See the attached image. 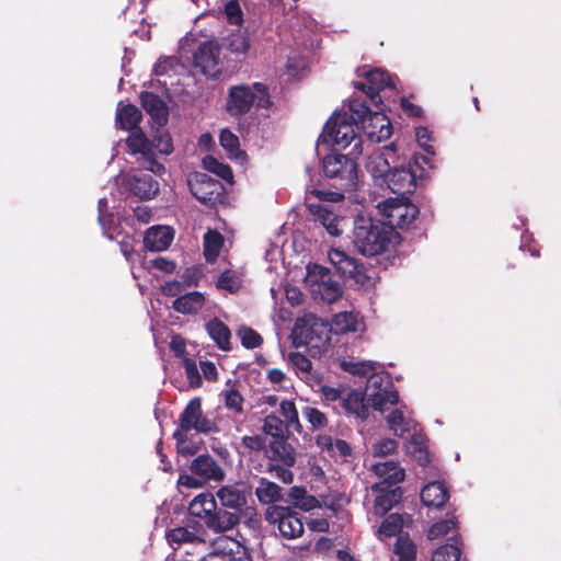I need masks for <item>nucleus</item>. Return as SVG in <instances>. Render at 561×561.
<instances>
[{"label": "nucleus", "instance_id": "338daca9", "mask_svg": "<svg viewBox=\"0 0 561 561\" xmlns=\"http://www.w3.org/2000/svg\"><path fill=\"white\" fill-rule=\"evenodd\" d=\"M308 527L318 533H324L329 529V522L327 518L321 517L317 514H312L307 522Z\"/></svg>", "mask_w": 561, "mask_h": 561}, {"label": "nucleus", "instance_id": "6e6d98bb", "mask_svg": "<svg viewBox=\"0 0 561 561\" xmlns=\"http://www.w3.org/2000/svg\"><path fill=\"white\" fill-rule=\"evenodd\" d=\"M240 277L236 273L227 271L219 276L217 286L232 293L240 287Z\"/></svg>", "mask_w": 561, "mask_h": 561}, {"label": "nucleus", "instance_id": "423d86ee", "mask_svg": "<svg viewBox=\"0 0 561 561\" xmlns=\"http://www.w3.org/2000/svg\"><path fill=\"white\" fill-rule=\"evenodd\" d=\"M388 424L397 435L403 436L407 433H412L407 445L408 453L422 466L430 462V454L423 434L416 428L414 421L405 416L401 408H397L388 415Z\"/></svg>", "mask_w": 561, "mask_h": 561}, {"label": "nucleus", "instance_id": "412c9836", "mask_svg": "<svg viewBox=\"0 0 561 561\" xmlns=\"http://www.w3.org/2000/svg\"><path fill=\"white\" fill-rule=\"evenodd\" d=\"M415 174L404 167H394L387 178V185L393 193L399 196H404L407 193H412L415 187Z\"/></svg>", "mask_w": 561, "mask_h": 561}, {"label": "nucleus", "instance_id": "8fccbe9b", "mask_svg": "<svg viewBox=\"0 0 561 561\" xmlns=\"http://www.w3.org/2000/svg\"><path fill=\"white\" fill-rule=\"evenodd\" d=\"M262 430L266 435L279 439L284 433V422L275 415H267L264 419Z\"/></svg>", "mask_w": 561, "mask_h": 561}, {"label": "nucleus", "instance_id": "72a5a7b5", "mask_svg": "<svg viewBox=\"0 0 561 561\" xmlns=\"http://www.w3.org/2000/svg\"><path fill=\"white\" fill-rule=\"evenodd\" d=\"M317 445L322 451L333 457L345 458L351 454V447L345 440L334 439L327 434L317 437Z\"/></svg>", "mask_w": 561, "mask_h": 561}, {"label": "nucleus", "instance_id": "4468645a", "mask_svg": "<svg viewBox=\"0 0 561 561\" xmlns=\"http://www.w3.org/2000/svg\"><path fill=\"white\" fill-rule=\"evenodd\" d=\"M181 431H196L198 433H210L216 430V424L208 419L202 410V400L193 398L180 415Z\"/></svg>", "mask_w": 561, "mask_h": 561}, {"label": "nucleus", "instance_id": "5fc2aeb1", "mask_svg": "<svg viewBox=\"0 0 561 561\" xmlns=\"http://www.w3.org/2000/svg\"><path fill=\"white\" fill-rule=\"evenodd\" d=\"M302 413L314 430L323 428L328 423L325 414L319 409L306 407Z\"/></svg>", "mask_w": 561, "mask_h": 561}, {"label": "nucleus", "instance_id": "c03bdc74", "mask_svg": "<svg viewBox=\"0 0 561 561\" xmlns=\"http://www.w3.org/2000/svg\"><path fill=\"white\" fill-rule=\"evenodd\" d=\"M461 548L458 540L438 547L432 554L431 561H461Z\"/></svg>", "mask_w": 561, "mask_h": 561}, {"label": "nucleus", "instance_id": "e2e57ef3", "mask_svg": "<svg viewBox=\"0 0 561 561\" xmlns=\"http://www.w3.org/2000/svg\"><path fill=\"white\" fill-rule=\"evenodd\" d=\"M310 193L318 197L321 204L337 203L343 199V194L339 192L312 190Z\"/></svg>", "mask_w": 561, "mask_h": 561}, {"label": "nucleus", "instance_id": "58836bf2", "mask_svg": "<svg viewBox=\"0 0 561 561\" xmlns=\"http://www.w3.org/2000/svg\"><path fill=\"white\" fill-rule=\"evenodd\" d=\"M224 245L222 236L214 230H209L204 236V254L207 262H214Z\"/></svg>", "mask_w": 561, "mask_h": 561}, {"label": "nucleus", "instance_id": "f3484780", "mask_svg": "<svg viewBox=\"0 0 561 561\" xmlns=\"http://www.w3.org/2000/svg\"><path fill=\"white\" fill-rule=\"evenodd\" d=\"M394 156V151L390 147H383L373 152L367 160L366 169L370 173L375 183L383 186L390 172V159Z\"/></svg>", "mask_w": 561, "mask_h": 561}, {"label": "nucleus", "instance_id": "e433bc0d", "mask_svg": "<svg viewBox=\"0 0 561 561\" xmlns=\"http://www.w3.org/2000/svg\"><path fill=\"white\" fill-rule=\"evenodd\" d=\"M405 524V518L399 514H390L379 526L377 536L380 540H386L401 533Z\"/></svg>", "mask_w": 561, "mask_h": 561}, {"label": "nucleus", "instance_id": "9b49d317", "mask_svg": "<svg viewBox=\"0 0 561 561\" xmlns=\"http://www.w3.org/2000/svg\"><path fill=\"white\" fill-rule=\"evenodd\" d=\"M305 283L316 300L332 304L342 296L341 285L332 278L329 270L323 266L309 265Z\"/></svg>", "mask_w": 561, "mask_h": 561}, {"label": "nucleus", "instance_id": "aec40b11", "mask_svg": "<svg viewBox=\"0 0 561 561\" xmlns=\"http://www.w3.org/2000/svg\"><path fill=\"white\" fill-rule=\"evenodd\" d=\"M362 76L366 78V82H359L356 87L370 98L386 88L396 87L393 78L381 69L364 70Z\"/></svg>", "mask_w": 561, "mask_h": 561}, {"label": "nucleus", "instance_id": "4c0bfd02", "mask_svg": "<svg viewBox=\"0 0 561 561\" xmlns=\"http://www.w3.org/2000/svg\"><path fill=\"white\" fill-rule=\"evenodd\" d=\"M255 494L261 503L272 504L280 500V488L274 482L261 479Z\"/></svg>", "mask_w": 561, "mask_h": 561}, {"label": "nucleus", "instance_id": "dca6fc26", "mask_svg": "<svg viewBox=\"0 0 561 561\" xmlns=\"http://www.w3.org/2000/svg\"><path fill=\"white\" fill-rule=\"evenodd\" d=\"M220 48L216 42L203 43L194 54V65L206 77L216 78L220 73Z\"/></svg>", "mask_w": 561, "mask_h": 561}, {"label": "nucleus", "instance_id": "603ef678", "mask_svg": "<svg viewBox=\"0 0 561 561\" xmlns=\"http://www.w3.org/2000/svg\"><path fill=\"white\" fill-rule=\"evenodd\" d=\"M291 495L296 505L304 511L313 510L319 505V501L314 496L307 495L306 492L301 489L294 488L291 490Z\"/></svg>", "mask_w": 561, "mask_h": 561}, {"label": "nucleus", "instance_id": "3c124183", "mask_svg": "<svg viewBox=\"0 0 561 561\" xmlns=\"http://www.w3.org/2000/svg\"><path fill=\"white\" fill-rule=\"evenodd\" d=\"M237 335L240 337L242 345L247 348H255L262 343L261 335L248 327L240 328Z\"/></svg>", "mask_w": 561, "mask_h": 561}, {"label": "nucleus", "instance_id": "b1692460", "mask_svg": "<svg viewBox=\"0 0 561 561\" xmlns=\"http://www.w3.org/2000/svg\"><path fill=\"white\" fill-rule=\"evenodd\" d=\"M373 472L380 479L381 486L396 488L404 479L405 472L394 461L376 462L371 466Z\"/></svg>", "mask_w": 561, "mask_h": 561}, {"label": "nucleus", "instance_id": "49530a36", "mask_svg": "<svg viewBox=\"0 0 561 561\" xmlns=\"http://www.w3.org/2000/svg\"><path fill=\"white\" fill-rule=\"evenodd\" d=\"M219 141L230 158H238L242 154L239 148V138L229 129L221 130Z\"/></svg>", "mask_w": 561, "mask_h": 561}, {"label": "nucleus", "instance_id": "0eeeda50", "mask_svg": "<svg viewBox=\"0 0 561 561\" xmlns=\"http://www.w3.org/2000/svg\"><path fill=\"white\" fill-rule=\"evenodd\" d=\"M350 111L353 112V118L356 125L362 129L371 141L380 142L388 139L392 134L390 119L380 112H371L368 106L360 101H352Z\"/></svg>", "mask_w": 561, "mask_h": 561}, {"label": "nucleus", "instance_id": "4d7b16f0", "mask_svg": "<svg viewBox=\"0 0 561 561\" xmlns=\"http://www.w3.org/2000/svg\"><path fill=\"white\" fill-rule=\"evenodd\" d=\"M184 369L186 374V378L193 388H197L202 383V378L198 373L196 363L191 358H184Z\"/></svg>", "mask_w": 561, "mask_h": 561}, {"label": "nucleus", "instance_id": "c9c22d12", "mask_svg": "<svg viewBox=\"0 0 561 561\" xmlns=\"http://www.w3.org/2000/svg\"><path fill=\"white\" fill-rule=\"evenodd\" d=\"M206 330L218 347L221 350H229L230 331L224 322L218 319H213L207 322Z\"/></svg>", "mask_w": 561, "mask_h": 561}, {"label": "nucleus", "instance_id": "de8ad7c7", "mask_svg": "<svg viewBox=\"0 0 561 561\" xmlns=\"http://www.w3.org/2000/svg\"><path fill=\"white\" fill-rule=\"evenodd\" d=\"M203 164L208 171L215 173L219 178H221L226 181L232 180L231 169L227 164H224V163L219 162L218 160H216L214 157H210V156L205 157L203 160Z\"/></svg>", "mask_w": 561, "mask_h": 561}, {"label": "nucleus", "instance_id": "2eb2a0df", "mask_svg": "<svg viewBox=\"0 0 561 561\" xmlns=\"http://www.w3.org/2000/svg\"><path fill=\"white\" fill-rule=\"evenodd\" d=\"M312 220L322 226L330 236L342 233L343 217L331 204L311 203L308 206Z\"/></svg>", "mask_w": 561, "mask_h": 561}, {"label": "nucleus", "instance_id": "0e129e2a", "mask_svg": "<svg viewBox=\"0 0 561 561\" xmlns=\"http://www.w3.org/2000/svg\"><path fill=\"white\" fill-rule=\"evenodd\" d=\"M416 140L419 145L428 153H434L433 147L431 146L430 141L432 139L431 133L426 127H419L416 129Z\"/></svg>", "mask_w": 561, "mask_h": 561}, {"label": "nucleus", "instance_id": "6ab92c4d", "mask_svg": "<svg viewBox=\"0 0 561 561\" xmlns=\"http://www.w3.org/2000/svg\"><path fill=\"white\" fill-rule=\"evenodd\" d=\"M190 470L205 482H220L225 479V470L209 455H199L190 465Z\"/></svg>", "mask_w": 561, "mask_h": 561}, {"label": "nucleus", "instance_id": "4be33fe9", "mask_svg": "<svg viewBox=\"0 0 561 561\" xmlns=\"http://www.w3.org/2000/svg\"><path fill=\"white\" fill-rule=\"evenodd\" d=\"M125 187L141 199L152 198L159 191V184L149 174H135L125 180Z\"/></svg>", "mask_w": 561, "mask_h": 561}, {"label": "nucleus", "instance_id": "5701e85b", "mask_svg": "<svg viewBox=\"0 0 561 561\" xmlns=\"http://www.w3.org/2000/svg\"><path fill=\"white\" fill-rule=\"evenodd\" d=\"M371 490L377 493L373 507L377 516H382L390 511L400 501L402 494L400 488L381 486V484H374Z\"/></svg>", "mask_w": 561, "mask_h": 561}, {"label": "nucleus", "instance_id": "f257e3e1", "mask_svg": "<svg viewBox=\"0 0 561 561\" xmlns=\"http://www.w3.org/2000/svg\"><path fill=\"white\" fill-rule=\"evenodd\" d=\"M126 146L136 162L153 174L164 172L163 164L157 161V153L170 154L173 151L171 137L164 130L157 131L151 141L141 129H135L127 137Z\"/></svg>", "mask_w": 561, "mask_h": 561}, {"label": "nucleus", "instance_id": "39448f33", "mask_svg": "<svg viewBox=\"0 0 561 561\" xmlns=\"http://www.w3.org/2000/svg\"><path fill=\"white\" fill-rule=\"evenodd\" d=\"M191 515L203 519L206 526L216 531L224 533L237 524V516L226 511L217 510V502L209 492L196 495L190 503Z\"/></svg>", "mask_w": 561, "mask_h": 561}, {"label": "nucleus", "instance_id": "a18cd8bd", "mask_svg": "<svg viewBox=\"0 0 561 561\" xmlns=\"http://www.w3.org/2000/svg\"><path fill=\"white\" fill-rule=\"evenodd\" d=\"M280 414L284 417L288 427H294L298 432L301 431V424L298 417V411L295 407V403L289 400H283L279 403Z\"/></svg>", "mask_w": 561, "mask_h": 561}, {"label": "nucleus", "instance_id": "37998d69", "mask_svg": "<svg viewBox=\"0 0 561 561\" xmlns=\"http://www.w3.org/2000/svg\"><path fill=\"white\" fill-rule=\"evenodd\" d=\"M167 539L170 545H183L203 542L199 535L190 530L187 527H176L167 533Z\"/></svg>", "mask_w": 561, "mask_h": 561}, {"label": "nucleus", "instance_id": "f704fd0d", "mask_svg": "<svg viewBox=\"0 0 561 561\" xmlns=\"http://www.w3.org/2000/svg\"><path fill=\"white\" fill-rule=\"evenodd\" d=\"M342 407L347 413L355 414L360 419H366L368 409L365 404V397L362 391L352 390L346 396L342 397Z\"/></svg>", "mask_w": 561, "mask_h": 561}, {"label": "nucleus", "instance_id": "20e7f679", "mask_svg": "<svg viewBox=\"0 0 561 561\" xmlns=\"http://www.w3.org/2000/svg\"><path fill=\"white\" fill-rule=\"evenodd\" d=\"M353 112L336 113L325 124L321 138L324 142H332L341 148L353 146L350 153L360 154L362 140L357 135V125Z\"/></svg>", "mask_w": 561, "mask_h": 561}, {"label": "nucleus", "instance_id": "473e14b6", "mask_svg": "<svg viewBox=\"0 0 561 561\" xmlns=\"http://www.w3.org/2000/svg\"><path fill=\"white\" fill-rule=\"evenodd\" d=\"M368 404L380 412L387 411L390 407L398 403V393L391 388H382L381 391H371L367 393Z\"/></svg>", "mask_w": 561, "mask_h": 561}, {"label": "nucleus", "instance_id": "f03ea898", "mask_svg": "<svg viewBox=\"0 0 561 561\" xmlns=\"http://www.w3.org/2000/svg\"><path fill=\"white\" fill-rule=\"evenodd\" d=\"M396 237L394 230L369 217L360 215L354 221L353 242L363 255L375 256L385 252Z\"/></svg>", "mask_w": 561, "mask_h": 561}, {"label": "nucleus", "instance_id": "9d476101", "mask_svg": "<svg viewBox=\"0 0 561 561\" xmlns=\"http://www.w3.org/2000/svg\"><path fill=\"white\" fill-rule=\"evenodd\" d=\"M323 172L335 185L351 192L358 185L357 164L346 154L332 152L323 159Z\"/></svg>", "mask_w": 561, "mask_h": 561}, {"label": "nucleus", "instance_id": "f8f14e48", "mask_svg": "<svg viewBox=\"0 0 561 561\" xmlns=\"http://www.w3.org/2000/svg\"><path fill=\"white\" fill-rule=\"evenodd\" d=\"M344 370L368 378L367 393L371 391H381L382 388H391L390 376L382 371L381 365L375 362H344L342 364Z\"/></svg>", "mask_w": 561, "mask_h": 561}, {"label": "nucleus", "instance_id": "7ed1b4c3", "mask_svg": "<svg viewBox=\"0 0 561 561\" xmlns=\"http://www.w3.org/2000/svg\"><path fill=\"white\" fill-rule=\"evenodd\" d=\"M293 339L297 346H306L312 356H320L331 346V329L320 318L308 314L296 321Z\"/></svg>", "mask_w": 561, "mask_h": 561}, {"label": "nucleus", "instance_id": "393cba45", "mask_svg": "<svg viewBox=\"0 0 561 561\" xmlns=\"http://www.w3.org/2000/svg\"><path fill=\"white\" fill-rule=\"evenodd\" d=\"M331 332L336 334L363 333L365 324L363 319L353 311H343L335 314L330 327Z\"/></svg>", "mask_w": 561, "mask_h": 561}, {"label": "nucleus", "instance_id": "052dcab7", "mask_svg": "<svg viewBox=\"0 0 561 561\" xmlns=\"http://www.w3.org/2000/svg\"><path fill=\"white\" fill-rule=\"evenodd\" d=\"M249 41L242 34L232 35L229 39V48L236 54H245L249 50Z\"/></svg>", "mask_w": 561, "mask_h": 561}, {"label": "nucleus", "instance_id": "bf43d9fd", "mask_svg": "<svg viewBox=\"0 0 561 561\" xmlns=\"http://www.w3.org/2000/svg\"><path fill=\"white\" fill-rule=\"evenodd\" d=\"M225 404L228 409L240 413L242 411V397L234 390H226L224 392Z\"/></svg>", "mask_w": 561, "mask_h": 561}, {"label": "nucleus", "instance_id": "864d4df0", "mask_svg": "<svg viewBox=\"0 0 561 561\" xmlns=\"http://www.w3.org/2000/svg\"><path fill=\"white\" fill-rule=\"evenodd\" d=\"M224 13L227 21L233 25H241L243 13L238 0H229L226 2Z\"/></svg>", "mask_w": 561, "mask_h": 561}, {"label": "nucleus", "instance_id": "13d9d810", "mask_svg": "<svg viewBox=\"0 0 561 561\" xmlns=\"http://www.w3.org/2000/svg\"><path fill=\"white\" fill-rule=\"evenodd\" d=\"M397 448V442L390 438H382L373 445L374 456H387Z\"/></svg>", "mask_w": 561, "mask_h": 561}, {"label": "nucleus", "instance_id": "09e8293b", "mask_svg": "<svg viewBox=\"0 0 561 561\" xmlns=\"http://www.w3.org/2000/svg\"><path fill=\"white\" fill-rule=\"evenodd\" d=\"M289 360L301 379H307L311 371V362L304 354L295 352L289 354Z\"/></svg>", "mask_w": 561, "mask_h": 561}, {"label": "nucleus", "instance_id": "774afa93", "mask_svg": "<svg viewBox=\"0 0 561 561\" xmlns=\"http://www.w3.org/2000/svg\"><path fill=\"white\" fill-rule=\"evenodd\" d=\"M203 561H239L233 554L232 549L229 551H213L203 558Z\"/></svg>", "mask_w": 561, "mask_h": 561}, {"label": "nucleus", "instance_id": "a19ab883", "mask_svg": "<svg viewBox=\"0 0 561 561\" xmlns=\"http://www.w3.org/2000/svg\"><path fill=\"white\" fill-rule=\"evenodd\" d=\"M393 552L399 561H415L416 559V546L409 536L400 535L397 538Z\"/></svg>", "mask_w": 561, "mask_h": 561}, {"label": "nucleus", "instance_id": "ddd939ff", "mask_svg": "<svg viewBox=\"0 0 561 561\" xmlns=\"http://www.w3.org/2000/svg\"><path fill=\"white\" fill-rule=\"evenodd\" d=\"M266 520L277 524L278 530L284 538L295 539L304 533V524L298 515L288 507L272 505L265 513Z\"/></svg>", "mask_w": 561, "mask_h": 561}, {"label": "nucleus", "instance_id": "7c9ffc66", "mask_svg": "<svg viewBox=\"0 0 561 561\" xmlns=\"http://www.w3.org/2000/svg\"><path fill=\"white\" fill-rule=\"evenodd\" d=\"M141 119V112L131 104H119L116 112V124L130 133L139 129L137 126Z\"/></svg>", "mask_w": 561, "mask_h": 561}, {"label": "nucleus", "instance_id": "a878e982", "mask_svg": "<svg viewBox=\"0 0 561 561\" xmlns=\"http://www.w3.org/2000/svg\"><path fill=\"white\" fill-rule=\"evenodd\" d=\"M173 237V230L169 226H153L147 230L144 244L150 251H163L170 247Z\"/></svg>", "mask_w": 561, "mask_h": 561}, {"label": "nucleus", "instance_id": "ea45409f", "mask_svg": "<svg viewBox=\"0 0 561 561\" xmlns=\"http://www.w3.org/2000/svg\"><path fill=\"white\" fill-rule=\"evenodd\" d=\"M455 528L456 522L454 520V518L435 523L430 527L427 531V538L430 540H437L443 537L449 536V540L455 541L457 540Z\"/></svg>", "mask_w": 561, "mask_h": 561}, {"label": "nucleus", "instance_id": "c756f323", "mask_svg": "<svg viewBox=\"0 0 561 561\" xmlns=\"http://www.w3.org/2000/svg\"><path fill=\"white\" fill-rule=\"evenodd\" d=\"M141 104L152 119L163 125L168 118V108L164 102L151 92H142L140 95Z\"/></svg>", "mask_w": 561, "mask_h": 561}, {"label": "nucleus", "instance_id": "79ce46f5", "mask_svg": "<svg viewBox=\"0 0 561 561\" xmlns=\"http://www.w3.org/2000/svg\"><path fill=\"white\" fill-rule=\"evenodd\" d=\"M271 451L275 460L283 462L287 467H291L296 462L294 449L283 439H275L271 443Z\"/></svg>", "mask_w": 561, "mask_h": 561}, {"label": "nucleus", "instance_id": "6e6552de", "mask_svg": "<svg viewBox=\"0 0 561 561\" xmlns=\"http://www.w3.org/2000/svg\"><path fill=\"white\" fill-rule=\"evenodd\" d=\"M254 104L263 108L270 105L264 84L257 82L252 85H233L229 89L226 108L231 115L245 114Z\"/></svg>", "mask_w": 561, "mask_h": 561}, {"label": "nucleus", "instance_id": "680f3d73", "mask_svg": "<svg viewBox=\"0 0 561 561\" xmlns=\"http://www.w3.org/2000/svg\"><path fill=\"white\" fill-rule=\"evenodd\" d=\"M179 485L186 486L190 489H198L204 486L206 483L199 476L194 473H182L178 480Z\"/></svg>", "mask_w": 561, "mask_h": 561}, {"label": "nucleus", "instance_id": "cd10ccee", "mask_svg": "<svg viewBox=\"0 0 561 561\" xmlns=\"http://www.w3.org/2000/svg\"><path fill=\"white\" fill-rule=\"evenodd\" d=\"M329 260L336 271L346 277L355 278L359 275V265L356 260L340 249H331L328 253Z\"/></svg>", "mask_w": 561, "mask_h": 561}, {"label": "nucleus", "instance_id": "2f4dec72", "mask_svg": "<svg viewBox=\"0 0 561 561\" xmlns=\"http://www.w3.org/2000/svg\"><path fill=\"white\" fill-rule=\"evenodd\" d=\"M221 505L228 508H241L245 502V494L238 485H224L216 492Z\"/></svg>", "mask_w": 561, "mask_h": 561}, {"label": "nucleus", "instance_id": "1a4fd4ad", "mask_svg": "<svg viewBox=\"0 0 561 561\" xmlns=\"http://www.w3.org/2000/svg\"><path fill=\"white\" fill-rule=\"evenodd\" d=\"M376 208L381 216V224L392 230L409 227L417 215V208L404 196L386 198L378 202Z\"/></svg>", "mask_w": 561, "mask_h": 561}, {"label": "nucleus", "instance_id": "bb28decb", "mask_svg": "<svg viewBox=\"0 0 561 561\" xmlns=\"http://www.w3.org/2000/svg\"><path fill=\"white\" fill-rule=\"evenodd\" d=\"M207 297L199 291H191L181 295L173 301V309L180 313H197L208 305Z\"/></svg>", "mask_w": 561, "mask_h": 561}, {"label": "nucleus", "instance_id": "a211bd4d", "mask_svg": "<svg viewBox=\"0 0 561 561\" xmlns=\"http://www.w3.org/2000/svg\"><path fill=\"white\" fill-rule=\"evenodd\" d=\"M192 194L203 204L213 203L219 195L220 184L205 173H195L188 178Z\"/></svg>", "mask_w": 561, "mask_h": 561}, {"label": "nucleus", "instance_id": "c85d7f7f", "mask_svg": "<svg viewBox=\"0 0 561 561\" xmlns=\"http://www.w3.org/2000/svg\"><path fill=\"white\" fill-rule=\"evenodd\" d=\"M448 499V491L439 481L430 482L421 491L422 503L427 507H442Z\"/></svg>", "mask_w": 561, "mask_h": 561}, {"label": "nucleus", "instance_id": "69168bd1", "mask_svg": "<svg viewBox=\"0 0 561 561\" xmlns=\"http://www.w3.org/2000/svg\"><path fill=\"white\" fill-rule=\"evenodd\" d=\"M242 443L247 448L255 451H260L266 446V439L261 435L244 436Z\"/></svg>", "mask_w": 561, "mask_h": 561}]
</instances>
